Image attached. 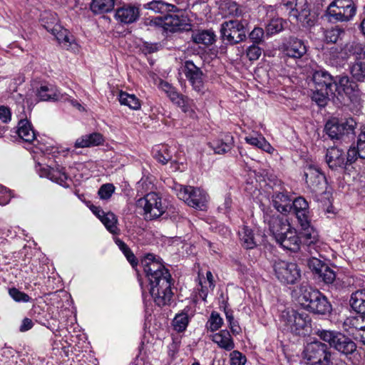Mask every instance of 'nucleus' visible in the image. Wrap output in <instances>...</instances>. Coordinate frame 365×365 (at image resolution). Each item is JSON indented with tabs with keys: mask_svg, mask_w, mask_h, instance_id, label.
<instances>
[{
	"mask_svg": "<svg viewBox=\"0 0 365 365\" xmlns=\"http://www.w3.org/2000/svg\"><path fill=\"white\" fill-rule=\"evenodd\" d=\"M350 72L356 81H363L365 79V64L362 62H356L350 68Z\"/></svg>",
	"mask_w": 365,
	"mask_h": 365,
	"instance_id": "45",
	"label": "nucleus"
},
{
	"mask_svg": "<svg viewBox=\"0 0 365 365\" xmlns=\"http://www.w3.org/2000/svg\"><path fill=\"white\" fill-rule=\"evenodd\" d=\"M246 25L237 19L225 21L221 25L220 33L223 41L230 44H236L246 38Z\"/></svg>",
	"mask_w": 365,
	"mask_h": 365,
	"instance_id": "12",
	"label": "nucleus"
},
{
	"mask_svg": "<svg viewBox=\"0 0 365 365\" xmlns=\"http://www.w3.org/2000/svg\"><path fill=\"white\" fill-rule=\"evenodd\" d=\"M359 153L358 145L356 148H350L347 151L346 158H345V166L354 163L359 158Z\"/></svg>",
	"mask_w": 365,
	"mask_h": 365,
	"instance_id": "54",
	"label": "nucleus"
},
{
	"mask_svg": "<svg viewBox=\"0 0 365 365\" xmlns=\"http://www.w3.org/2000/svg\"><path fill=\"white\" fill-rule=\"evenodd\" d=\"M317 334L322 340L329 343L330 347L346 358L356 351L357 346L356 343L351 338L341 332L319 330Z\"/></svg>",
	"mask_w": 365,
	"mask_h": 365,
	"instance_id": "4",
	"label": "nucleus"
},
{
	"mask_svg": "<svg viewBox=\"0 0 365 365\" xmlns=\"http://www.w3.org/2000/svg\"><path fill=\"white\" fill-rule=\"evenodd\" d=\"M192 40L197 44L202 43L206 46L211 45L215 41V34L208 30L198 31L193 33Z\"/></svg>",
	"mask_w": 365,
	"mask_h": 365,
	"instance_id": "37",
	"label": "nucleus"
},
{
	"mask_svg": "<svg viewBox=\"0 0 365 365\" xmlns=\"http://www.w3.org/2000/svg\"><path fill=\"white\" fill-rule=\"evenodd\" d=\"M115 190V187L110 183L103 185L98 190V194L101 199H109Z\"/></svg>",
	"mask_w": 365,
	"mask_h": 365,
	"instance_id": "53",
	"label": "nucleus"
},
{
	"mask_svg": "<svg viewBox=\"0 0 365 365\" xmlns=\"http://www.w3.org/2000/svg\"><path fill=\"white\" fill-rule=\"evenodd\" d=\"M45 29L50 31L56 38L60 44L66 49L73 48L74 43L73 36H70L67 29L62 28L60 25L55 24L53 26L44 25Z\"/></svg>",
	"mask_w": 365,
	"mask_h": 365,
	"instance_id": "20",
	"label": "nucleus"
},
{
	"mask_svg": "<svg viewBox=\"0 0 365 365\" xmlns=\"http://www.w3.org/2000/svg\"><path fill=\"white\" fill-rule=\"evenodd\" d=\"M344 34L343 29L339 26L332 27L324 31V39L327 43H336L342 34Z\"/></svg>",
	"mask_w": 365,
	"mask_h": 365,
	"instance_id": "44",
	"label": "nucleus"
},
{
	"mask_svg": "<svg viewBox=\"0 0 365 365\" xmlns=\"http://www.w3.org/2000/svg\"><path fill=\"white\" fill-rule=\"evenodd\" d=\"M304 176L308 187L317 195H322L327 190V179L316 167L309 165L304 168Z\"/></svg>",
	"mask_w": 365,
	"mask_h": 365,
	"instance_id": "13",
	"label": "nucleus"
},
{
	"mask_svg": "<svg viewBox=\"0 0 365 365\" xmlns=\"http://www.w3.org/2000/svg\"><path fill=\"white\" fill-rule=\"evenodd\" d=\"M269 230L272 235L274 236L275 240L279 237L282 236L283 233L286 232L291 227L289 223L286 219L281 217L279 215H272L268 220Z\"/></svg>",
	"mask_w": 365,
	"mask_h": 365,
	"instance_id": "22",
	"label": "nucleus"
},
{
	"mask_svg": "<svg viewBox=\"0 0 365 365\" xmlns=\"http://www.w3.org/2000/svg\"><path fill=\"white\" fill-rule=\"evenodd\" d=\"M189 19L185 12L176 6V11L167 13L163 17H157L151 22L154 24H161L166 31L172 33L185 30L189 26Z\"/></svg>",
	"mask_w": 365,
	"mask_h": 365,
	"instance_id": "10",
	"label": "nucleus"
},
{
	"mask_svg": "<svg viewBox=\"0 0 365 365\" xmlns=\"http://www.w3.org/2000/svg\"><path fill=\"white\" fill-rule=\"evenodd\" d=\"M34 326V323L31 319L29 318H24L22 321L21 325L20 326L19 331L21 332L26 331L31 329Z\"/></svg>",
	"mask_w": 365,
	"mask_h": 365,
	"instance_id": "61",
	"label": "nucleus"
},
{
	"mask_svg": "<svg viewBox=\"0 0 365 365\" xmlns=\"http://www.w3.org/2000/svg\"><path fill=\"white\" fill-rule=\"evenodd\" d=\"M280 323L284 331L295 335H305L311 330L312 320L309 315L304 312L287 309L282 312Z\"/></svg>",
	"mask_w": 365,
	"mask_h": 365,
	"instance_id": "3",
	"label": "nucleus"
},
{
	"mask_svg": "<svg viewBox=\"0 0 365 365\" xmlns=\"http://www.w3.org/2000/svg\"><path fill=\"white\" fill-rule=\"evenodd\" d=\"M302 355L308 365H334L330 348L319 341L307 344Z\"/></svg>",
	"mask_w": 365,
	"mask_h": 365,
	"instance_id": "6",
	"label": "nucleus"
},
{
	"mask_svg": "<svg viewBox=\"0 0 365 365\" xmlns=\"http://www.w3.org/2000/svg\"><path fill=\"white\" fill-rule=\"evenodd\" d=\"M298 302L304 309L317 314L330 313L332 307L327 298L318 289L302 283L299 287Z\"/></svg>",
	"mask_w": 365,
	"mask_h": 365,
	"instance_id": "2",
	"label": "nucleus"
},
{
	"mask_svg": "<svg viewBox=\"0 0 365 365\" xmlns=\"http://www.w3.org/2000/svg\"><path fill=\"white\" fill-rule=\"evenodd\" d=\"M302 227V231L299 235L301 240V245L310 255L318 253L319 247V240L317 231L310 225L309 220H306V225L304 222H299Z\"/></svg>",
	"mask_w": 365,
	"mask_h": 365,
	"instance_id": "14",
	"label": "nucleus"
},
{
	"mask_svg": "<svg viewBox=\"0 0 365 365\" xmlns=\"http://www.w3.org/2000/svg\"><path fill=\"white\" fill-rule=\"evenodd\" d=\"M263 139H264V137H262L261 135L259 136V137H254V136H252V135H249V136L245 137V141L248 144H250L251 145H253V146H255V147H257L258 148H260L261 144H262L261 141Z\"/></svg>",
	"mask_w": 365,
	"mask_h": 365,
	"instance_id": "59",
	"label": "nucleus"
},
{
	"mask_svg": "<svg viewBox=\"0 0 365 365\" xmlns=\"http://www.w3.org/2000/svg\"><path fill=\"white\" fill-rule=\"evenodd\" d=\"M41 176H46L51 180L62 185L67 186L66 181L68 179V175L65 172L64 168H43L41 171Z\"/></svg>",
	"mask_w": 365,
	"mask_h": 365,
	"instance_id": "26",
	"label": "nucleus"
},
{
	"mask_svg": "<svg viewBox=\"0 0 365 365\" xmlns=\"http://www.w3.org/2000/svg\"><path fill=\"white\" fill-rule=\"evenodd\" d=\"M174 190L178 198L190 207L200 210L206 208L207 195L204 190L198 187L179 184L175 186Z\"/></svg>",
	"mask_w": 365,
	"mask_h": 365,
	"instance_id": "7",
	"label": "nucleus"
},
{
	"mask_svg": "<svg viewBox=\"0 0 365 365\" xmlns=\"http://www.w3.org/2000/svg\"><path fill=\"white\" fill-rule=\"evenodd\" d=\"M231 365H245L246 363V357L238 351H233L230 354Z\"/></svg>",
	"mask_w": 365,
	"mask_h": 365,
	"instance_id": "55",
	"label": "nucleus"
},
{
	"mask_svg": "<svg viewBox=\"0 0 365 365\" xmlns=\"http://www.w3.org/2000/svg\"><path fill=\"white\" fill-rule=\"evenodd\" d=\"M17 133L25 142L31 143L36 138V134L30 123L26 119L21 120L18 124Z\"/></svg>",
	"mask_w": 365,
	"mask_h": 365,
	"instance_id": "30",
	"label": "nucleus"
},
{
	"mask_svg": "<svg viewBox=\"0 0 365 365\" xmlns=\"http://www.w3.org/2000/svg\"><path fill=\"white\" fill-rule=\"evenodd\" d=\"M356 13V7L352 0H334L327 9L329 21H348Z\"/></svg>",
	"mask_w": 365,
	"mask_h": 365,
	"instance_id": "9",
	"label": "nucleus"
},
{
	"mask_svg": "<svg viewBox=\"0 0 365 365\" xmlns=\"http://www.w3.org/2000/svg\"><path fill=\"white\" fill-rule=\"evenodd\" d=\"M222 324V319L220 317V315L213 312L211 314L210 318L208 321V329L215 331L220 328Z\"/></svg>",
	"mask_w": 365,
	"mask_h": 365,
	"instance_id": "52",
	"label": "nucleus"
},
{
	"mask_svg": "<svg viewBox=\"0 0 365 365\" xmlns=\"http://www.w3.org/2000/svg\"><path fill=\"white\" fill-rule=\"evenodd\" d=\"M294 11L295 12L294 15L300 21H306L309 25L310 10L306 0H296Z\"/></svg>",
	"mask_w": 365,
	"mask_h": 365,
	"instance_id": "33",
	"label": "nucleus"
},
{
	"mask_svg": "<svg viewBox=\"0 0 365 365\" xmlns=\"http://www.w3.org/2000/svg\"><path fill=\"white\" fill-rule=\"evenodd\" d=\"M274 274L282 284H294L301 278V269L292 262L277 259L272 263Z\"/></svg>",
	"mask_w": 365,
	"mask_h": 365,
	"instance_id": "8",
	"label": "nucleus"
},
{
	"mask_svg": "<svg viewBox=\"0 0 365 365\" xmlns=\"http://www.w3.org/2000/svg\"><path fill=\"white\" fill-rule=\"evenodd\" d=\"M326 265L327 264L316 257H312L307 260V266L317 275L322 272Z\"/></svg>",
	"mask_w": 365,
	"mask_h": 365,
	"instance_id": "49",
	"label": "nucleus"
},
{
	"mask_svg": "<svg viewBox=\"0 0 365 365\" xmlns=\"http://www.w3.org/2000/svg\"><path fill=\"white\" fill-rule=\"evenodd\" d=\"M140 16V9L133 4H125L115 10V19L123 24H132Z\"/></svg>",
	"mask_w": 365,
	"mask_h": 365,
	"instance_id": "17",
	"label": "nucleus"
},
{
	"mask_svg": "<svg viewBox=\"0 0 365 365\" xmlns=\"http://www.w3.org/2000/svg\"><path fill=\"white\" fill-rule=\"evenodd\" d=\"M283 248L290 250L292 252H297L299 250L301 246V240L296 230L289 228L286 232L276 240Z\"/></svg>",
	"mask_w": 365,
	"mask_h": 365,
	"instance_id": "18",
	"label": "nucleus"
},
{
	"mask_svg": "<svg viewBox=\"0 0 365 365\" xmlns=\"http://www.w3.org/2000/svg\"><path fill=\"white\" fill-rule=\"evenodd\" d=\"M118 100L121 105L127 106L131 109L138 110L140 108L139 99L135 95L120 91Z\"/></svg>",
	"mask_w": 365,
	"mask_h": 365,
	"instance_id": "42",
	"label": "nucleus"
},
{
	"mask_svg": "<svg viewBox=\"0 0 365 365\" xmlns=\"http://www.w3.org/2000/svg\"><path fill=\"white\" fill-rule=\"evenodd\" d=\"M284 29L283 21L279 19H272L266 27L267 34H277Z\"/></svg>",
	"mask_w": 365,
	"mask_h": 365,
	"instance_id": "50",
	"label": "nucleus"
},
{
	"mask_svg": "<svg viewBox=\"0 0 365 365\" xmlns=\"http://www.w3.org/2000/svg\"><path fill=\"white\" fill-rule=\"evenodd\" d=\"M188 324V316L185 313L177 314L173 320L175 329L178 331H184Z\"/></svg>",
	"mask_w": 365,
	"mask_h": 365,
	"instance_id": "47",
	"label": "nucleus"
},
{
	"mask_svg": "<svg viewBox=\"0 0 365 365\" xmlns=\"http://www.w3.org/2000/svg\"><path fill=\"white\" fill-rule=\"evenodd\" d=\"M37 96L41 101L59 99V93L53 86H41L38 90Z\"/></svg>",
	"mask_w": 365,
	"mask_h": 365,
	"instance_id": "41",
	"label": "nucleus"
},
{
	"mask_svg": "<svg viewBox=\"0 0 365 365\" xmlns=\"http://www.w3.org/2000/svg\"><path fill=\"white\" fill-rule=\"evenodd\" d=\"M183 73L193 89L197 92H202L204 88L205 74L201 68L192 61L187 60L184 63Z\"/></svg>",
	"mask_w": 365,
	"mask_h": 365,
	"instance_id": "16",
	"label": "nucleus"
},
{
	"mask_svg": "<svg viewBox=\"0 0 365 365\" xmlns=\"http://www.w3.org/2000/svg\"><path fill=\"white\" fill-rule=\"evenodd\" d=\"M357 145L359 149V158L365 159V126L361 129L358 136Z\"/></svg>",
	"mask_w": 365,
	"mask_h": 365,
	"instance_id": "57",
	"label": "nucleus"
},
{
	"mask_svg": "<svg viewBox=\"0 0 365 365\" xmlns=\"http://www.w3.org/2000/svg\"><path fill=\"white\" fill-rule=\"evenodd\" d=\"M234 140L232 135L230 134H226L224 137L213 143V149L216 153L223 154L232 148Z\"/></svg>",
	"mask_w": 365,
	"mask_h": 365,
	"instance_id": "38",
	"label": "nucleus"
},
{
	"mask_svg": "<svg viewBox=\"0 0 365 365\" xmlns=\"http://www.w3.org/2000/svg\"><path fill=\"white\" fill-rule=\"evenodd\" d=\"M264 35L262 29L257 27L255 28L250 34L249 38L254 43H258L262 41Z\"/></svg>",
	"mask_w": 365,
	"mask_h": 365,
	"instance_id": "58",
	"label": "nucleus"
},
{
	"mask_svg": "<svg viewBox=\"0 0 365 365\" xmlns=\"http://www.w3.org/2000/svg\"><path fill=\"white\" fill-rule=\"evenodd\" d=\"M314 88L320 90L325 89L332 93L336 79L324 70L316 71L312 76Z\"/></svg>",
	"mask_w": 365,
	"mask_h": 365,
	"instance_id": "19",
	"label": "nucleus"
},
{
	"mask_svg": "<svg viewBox=\"0 0 365 365\" xmlns=\"http://www.w3.org/2000/svg\"><path fill=\"white\" fill-rule=\"evenodd\" d=\"M342 141L348 142L355 135L356 122L352 118L339 120Z\"/></svg>",
	"mask_w": 365,
	"mask_h": 365,
	"instance_id": "28",
	"label": "nucleus"
},
{
	"mask_svg": "<svg viewBox=\"0 0 365 365\" xmlns=\"http://www.w3.org/2000/svg\"><path fill=\"white\" fill-rule=\"evenodd\" d=\"M9 294L17 302H28L31 300V297L27 294L19 291L15 287L10 288Z\"/></svg>",
	"mask_w": 365,
	"mask_h": 365,
	"instance_id": "51",
	"label": "nucleus"
},
{
	"mask_svg": "<svg viewBox=\"0 0 365 365\" xmlns=\"http://www.w3.org/2000/svg\"><path fill=\"white\" fill-rule=\"evenodd\" d=\"M154 158L163 165H165L172 159V155L167 145H161L154 151Z\"/></svg>",
	"mask_w": 365,
	"mask_h": 365,
	"instance_id": "43",
	"label": "nucleus"
},
{
	"mask_svg": "<svg viewBox=\"0 0 365 365\" xmlns=\"http://www.w3.org/2000/svg\"><path fill=\"white\" fill-rule=\"evenodd\" d=\"M261 143L262 144L259 149H262V150L270 154L273 153L274 148L265 140L264 138L263 140H262Z\"/></svg>",
	"mask_w": 365,
	"mask_h": 365,
	"instance_id": "63",
	"label": "nucleus"
},
{
	"mask_svg": "<svg viewBox=\"0 0 365 365\" xmlns=\"http://www.w3.org/2000/svg\"><path fill=\"white\" fill-rule=\"evenodd\" d=\"M272 203L279 212L283 215L291 212L292 199L287 193L274 192L272 195Z\"/></svg>",
	"mask_w": 365,
	"mask_h": 365,
	"instance_id": "25",
	"label": "nucleus"
},
{
	"mask_svg": "<svg viewBox=\"0 0 365 365\" xmlns=\"http://www.w3.org/2000/svg\"><path fill=\"white\" fill-rule=\"evenodd\" d=\"M212 341L220 348L230 351L235 347V344L229 331L222 330L212 336Z\"/></svg>",
	"mask_w": 365,
	"mask_h": 365,
	"instance_id": "31",
	"label": "nucleus"
},
{
	"mask_svg": "<svg viewBox=\"0 0 365 365\" xmlns=\"http://www.w3.org/2000/svg\"><path fill=\"white\" fill-rule=\"evenodd\" d=\"M114 5V0H92L90 8L94 14H103L111 11Z\"/></svg>",
	"mask_w": 365,
	"mask_h": 365,
	"instance_id": "36",
	"label": "nucleus"
},
{
	"mask_svg": "<svg viewBox=\"0 0 365 365\" xmlns=\"http://www.w3.org/2000/svg\"><path fill=\"white\" fill-rule=\"evenodd\" d=\"M133 267L138 265V260L131 250L124 255Z\"/></svg>",
	"mask_w": 365,
	"mask_h": 365,
	"instance_id": "64",
	"label": "nucleus"
},
{
	"mask_svg": "<svg viewBox=\"0 0 365 365\" xmlns=\"http://www.w3.org/2000/svg\"><path fill=\"white\" fill-rule=\"evenodd\" d=\"M142 50L145 53H152L157 51L158 46L156 44L145 43L143 46Z\"/></svg>",
	"mask_w": 365,
	"mask_h": 365,
	"instance_id": "62",
	"label": "nucleus"
},
{
	"mask_svg": "<svg viewBox=\"0 0 365 365\" xmlns=\"http://www.w3.org/2000/svg\"><path fill=\"white\" fill-rule=\"evenodd\" d=\"M349 304L357 314L347 317L343 327L348 331L350 329H354L356 333L363 331L365 329V290H357L352 293Z\"/></svg>",
	"mask_w": 365,
	"mask_h": 365,
	"instance_id": "5",
	"label": "nucleus"
},
{
	"mask_svg": "<svg viewBox=\"0 0 365 365\" xmlns=\"http://www.w3.org/2000/svg\"><path fill=\"white\" fill-rule=\"evenodd\" d=\"M104 141L103 135L99 133H93L78 138L75 142V148H88L97 146Z\"/></svg>",
	"mask_w": 365,
	"mask_h": 365,
	"instance_id": "27",
	"label": "nucleus"
},
{
	"mask_svg": "<svg viewBox=\"0 0 365 365\" xmlns=\"http://www.w3.org/2000/svg\"><path fill=\"white\" fill-rule=\"evenodd\" d=\"M346 51L356 59L365 58V43L354 41L346 45Z\"/></svg>",
	"mask_w": 365,
	"mask_h": 365,
	"instance_id": "40",
	"label": "nucleus"
},
{
	"mask_svg": "<svg viewBox=\"0 0 365 365\" xmlns=\"http://www.w3.org/2000/svg\"><path fill=\"white\" fill-rule=\"evenodd\" d=\"M0 119L3 123H8L11 120V111L9 108L0 106Z\"/></svg>",
	"mask_w": 365,
	"mask_h": 365,
	"instance_id": "60",
	"label": "nucleus"
},
{
	"mask_svg": "<svg viewBox=\"0 0 365 365\" xmlns=\"http://www.w3.org/2000/svg\"><path fill=\"white\" fill-rule=\"evenodd\" d=\"M168 96L170 101L179 106L184 113L189 112L192 110V106L193 104L192 100L178 93L176 90L173 91Z\"/></svg>",
	"mask_w": 365,
	"mask_h": 365,
	"instance_id": "32",
	"label": "nucleus"
},
{
	"mask_svg": "<svg viewBox=\"0 0 365 365\" xmlns=\"http://www.w3.org/2000/svg\"><path fill=\"white\" fill-rule=\"evenodd\" d=\"M240 240L242 245L246 249H252L257 246L252 230L247 226H244L239 231Z\"/></svg>",
	"mask_w": 365,
	"mask_h": 365,
	"instance_id": "35",
	"label": "nucleus"
},
{
	"mask_svg": "<svg viewBox=\"0 0 365 365\" xmlns=\"http://www.w3.org/2000/svg\"><path fill=\"white\" fill-rule=\"evenodd\" d=\"M103 218L101 219V222L106 226V227L111 232L116 233L118 230L116 223L117 219L115 215L112 212H108L106 215H103Z\"/></svg>",
	"mask_w": 365,
	"mask_h": 365,
	"instance_id": "46",
	"label": "nucleus"
},
{
	"mask_svg": "<svg viewBox=\"0 0 365 365\" xmlns=\"http://www.w3.org/2000/svg\"><path fill=\"white\" fill-rule=\"evenodd\" d=\"M317 276L327 284H332L336 279L335 272L328 265L324 267L322 272H319Z\"/></svg>",
	"mask_w": 365,
	"mask_h": 365,
	"instance_id": "48",
	"label": "nucleus"
},
{
	"mask_svg": "<svg viewBox=\"0 0 365 365\" xmlns=\"http://www.w3.org/2000/svg\"><path fill=\"white\" fill-rule=\"evenodd\" d=\"M326 162L329 167L335 170L345 166V156L344 151L337 147H331L327 150Z\"/></svg>",
	"mask_w": 365,
	"mask_h": 365,
	"instance_id": "23",
	"label": "nucleus"
},
{
	"mask_svg": "<svg viewBox=\"0 0 365 365\" xmlns=\"http://www.w3.org/2000/svg\"><path fill=\"white\" fill-rule=\"evenodd\" d=\"M334 95V91L330 93L325 89L314 88L312 94V100L314 101L319 106L324 107L329 101V96Z\"/></svg>",
	"mask_w": 365,
	"mask_h": 365,
	"instance_id": "39",
	"label": "nucleus"
},
{
	"mask_svg": "<svg viewBox=\"0 0 365 365\" xmlns=\"http://www.w3.org/2000/svg\"><path fill=\"white\" fill-rule=\"evenodd\" d=\"M308 207V202L302 197H299L293 201L292 200L291 212H292L296 215L298 222H304V225H306V220H309Z\"/></svg>",
	"mask_w": 365,
	"mask_h": 365,
	"instance_id": "24",
	"label": "nucleus"
},
{
	"mask_svg": "<svg viewBox=\"0 0 365 365\" xmlns=\"http://www.w3.org/2000/svg\"><path fill=\"white\" fill-rule=\"evenodd\" d=\"M334 90L340 96L344 94L351 102L357 101L360 97L358 84L347 76L336 77Z\"/></svg>",
	"mask_w": 365,
	"mask_h": 365,
	"instance_id": "15",
	"label": "nucleus"
},
{
	"mask_svg": "<svg viewBox=\"0 0 365 365\" xmlns=\"http://www.w3.org/2000/svg\"><path fill=\"white\" fill-rule=\"evenodd\" d=\"M143 8L155 13L166 14L172 11H176V6L166 3L162 0H154L143 5Z\"/></svg>",
	"mask_w": 365,
	"mask_h": 365,
	"instance_id": "29",
	"label": "nucleus"
},
{
	"mask_svg": "<svg viewBox=\"0 0 365 365\" xmlns=\"http://www.w3.org/2000/svg\"><path fill=\"white\" fill-rule=\"evenodd\" d=\"M141 264L150 282V293L159 307L168 304L173 297V280L168 269L153 254L141 259Z\"/></svg>",
	"mask_w": 365,
	"mask_h": 365,
	"instance_id": "1",
	"label": "nucleus"
},
{
	"mask_svg": "<svg viewBox=\"0 0 365 365\" xmlns=\"http://www.w3.org/2000/svg\"><path fill=\"white\" fill-rule=\"evenodd\" d=\"M246 53L250 61H256L260 57L262 50L259 46L254 44L248 47Z\"/></svg>",
	"mask_w": 365,
	"mask_h": 365,
	"instance_id": "56",
	"label": "nucleus"
},
{
	"mask_svg": "<svg viewBox=\"0 0 365 365\" xmlns=\"http://www.w3.org/2000/svg\"><path fill=\"white\" fill-rule=\"evenodd\" d=\"M283 52L290 58H300L306 53L307 47L302 40L292 37L284 45Z\"/></svg>",
	"mask_w": 365,
	"mask_h": 365,
	"instance_id": "21",
	"label": "nucleus"
},
{
	"mask_svg": "<svg viewBox=\"0 0 365 365\" xmlns=\"http://www.w3.org/2000/svg\"><path fill=\"white\" fill-rule=\"evenodd\" d=\"M138 209L143 210L141 213L145 220H153L160 217L165 212V207L162 199L155 192H150L136 202Z\"/></svg>",
	"mask_w": 365,
	"mask_h": 365,
	"instance_id": "11",
	"label": "nucleus"
},
{
	"mask_svg": "<svg viewBox=\"0 0 365 365\" xmlns=\"http://www.w3.org/2000/svg\"><path fill=\"white\" fill-rule=\"evenodd\" d=\"M324 130L331 139L342 141L339 120L337 118L329 120L325 124Z\"/></svg>",
	"mask_w": 365,
	"mask_h": 365,
	"instance_id": "34",
	"label": "nucleus"
}]
</instances>
